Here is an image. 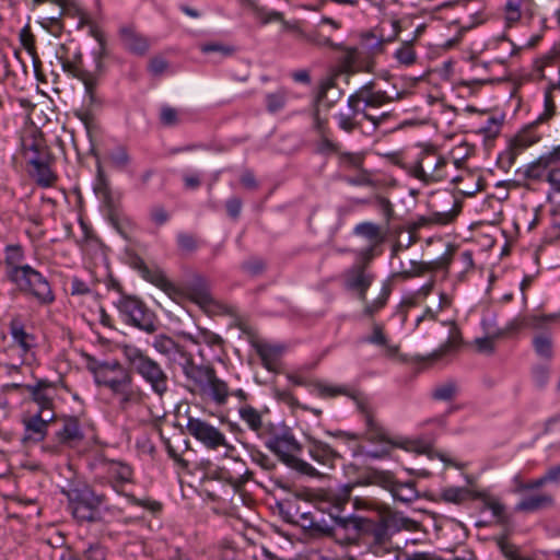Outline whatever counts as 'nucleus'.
<instances>
[{
  "label": "nucleus",
  "instance_id": "6",
  "mask_svg": "<svg viewBox=\"0 0 560 560\" xmlns=\"http://www.w3.org/2000/svg\"><path fill=\"white\" fill-rule=\"evenodd\" d=\"M92 466L100 482L110 485L117 493L121 494L122 487L132 481L133 469L121 460L108 459L103 455H97Z\"/></svg>",
  "mask_w": 560,
  "mask_h": 560
},
{
  "label": "nucleus",
  "instance_id": "21",
  "mask_svg": "<svg viewBox=\"0 0 560 560\" xmlns=\"http://www.w3.org/2000/svg\"><path fill=\"white\" fill-rule=\"evenodd\" d=\"M89 424H83L78 417H63L61 427L55 433V440L59 445L75 447L85 439Z\"/></svg>",
  "mask_w": 560,
  "mask_h": 560
},
{
  "label": "nucleus",
  "instance_id": "48",
  "mask_svg": "<svg viewBox=\"0 0 560 560\" xmlns=\"http://www.w3.org/2000/svg\"><path fill=\"white\" fill-rule=\"evenodd\" d=\"M395 59L401 66L409 67L416 63L417 52L411 40L404 42L394 54Z\"/></svg>",
  "mask_w": 560,
  "mask_h": 560
},
{
  "label": "nucleus",
  "instance_id": "15",
  "mask_svg": "<svg viewBox=\"0 0 560 560\" xmlns=\"http://www.w3.org/2000/svg\"><path fill=\"white\" fill-rule=\"evenodd\" d=\"M390 102H393V97L385 91H376L372 83H368L349 95L347 105H351L357 113L365 115L368 108H378Z\"/></svg>",
  "mask_w": 560,
  "mask_h": 560
},
{
  "label": "nucleus",
  "instance_id": "52",
  "mask_svg": "<svg viewBox=\"0 0 560 560\" xmlns=\"http://www.w3.org/2000/svg\"><path fill=\"white\" fill-rule=\"evenodd\" d=\"M313 126H314L315 130L318 132V135L320 136L323 144L331 151H337L338 145L328 139V135L330 133V130L328 128L327 120L319 116V113L317 109L314 113Z\"/></svg>",
  "mask_w": 560,
  "mask_h": 560
},
{
  "label": "nucleus",
  "instance_id": "58",
  "mask_svg": "<svg viewBox=\"0 0 560 560\" xmlns=\"http://www.w3.org/2000/svg\"><path fill=\"white\" fill-rule=\"evenodd\" d=\"M83 559L107 560V549L100 542H93L83 551Z\"/></svg>",
  "mask_w": 560,
  "mask_h": 560
},
{
  "label": "nucleus",
  "instance_id": "39",
  "mask_svg": "<svg viewBox=\"0 0 560 560\" xmlns=\"http://www.w3.org/2000/svg\"><path fill=\"white\" fill-rule=\"evenodd\" d=\"M353 233L370 241L374 246L385 240L382 229L373 222H362L354 226Z\"/></svg>",
  "mask_w": 560,
  "mask_h": 560
},
{
  "label": "nucleus",
  "instance_id": "23",
  "mask_svg": "<svg viewBox=\"0 0 560 560\" xmlns=\"http://www.w3.org/2000/svg\"><path fill=\"white\" fill-rule=\"evenodd\" d=\"M513 492L516 494H524L536 489H539L548 483H560V464L552 466L539 478L525 481L520 475L514 476Z\"/></svg>",
  "mask_w": 560,
  "mask_h": 560
},
{
  "label": "nucleus",
  "instance_id": "8",
  "mask_svg": "<svg viewBox=\"0 0 560 560\" xmlns=\"http://www.w3.org/2000/svg\"><path fill=\"white\" fill-rule=\"evenodd\" d=\"M371 521L364 517H335L330 536L342 546L360 545L366 536Z\"/></svg>",
  "mask_w": 560,
  "mask_h": 560
},
{
  "label": "nucleus",
  "instance_id": "64",
  "mask_svg": "<svg viewBox=\"0 0 560 560\" xmlns=\"http://www.w3.org/2000/svg\"><path fill=\"white\" fill-rule=\"evenodd\" d=\"M60 7V15L77 18L78 14H81L82 9L74 2L69 0H62L61 3H56Z\"/></svg>",
  "mask_w": 560,
  "mask_h": 560
},
{
  "label": "nucleus",
  "instance_id": "63",
  "mask_svg": "<svg viewBox=\"0 0 560 560\" xmlns=\"http://www.w3.org/2000/svg\"><path fill=\"white\" fill-rule=\"evenodd\" d=\"M551 194H560V167H552L547 173V180Z\"/></svg>",
  "mask_w": 560,
  "mask_h": 560
},
{
  "label": "nucleus",
  "instance_id": "41",
  "mask_svg": "<svg viewBox=\"0 0 560 560\" xmlns=\"http://www.w3.org/2000/svg\"><path fill=\"white\" fill-rule=\"evenodd\" d=\"M441 497L445 502L460 504L475 499L477 495L465 487H447L442 490Z\"/></svg>",
  "mask_w": 560,
  "mask_h": 560
},
{
  "label": "nucleus",
  "instance_id": "49",
  "mask_svg": "<svg viewBox=\"0 0 560 560\" xmlns=\"http://www.w3.org/2000/svg\"><path fill=\"white\" fill-rule=\"evenodd\" d=\"M558 90V88H553V83L550 84L546 92L544 97V110L542 113L536 118L539 122L547 124L552 117L556 115V102L553 98V91Z\"/></svg>",
  "mask_w": 560,
  "mask_h": 560
},
{
  "label": "nucleus",
  "instance_id": "60",
  "mask_svg": "<svg viewBox=\"0 0 560 560\" xmlns=\"http://www.w3.org/2000/svg\"><path fill=\"white\" fill-rule=\"evenodd\" d=\"M200 343H205L209 347H222L223 339L215 332H212L206 328H199Z\"/></svg>",
  "mask_w": 560,
  "mask_h": 560
},
{
  "label": "nucleus",
  "instance_id": "22",
  "mask_svg": "<svg viewBox=\"0 0 560 560\" xmlns=\"http://www.w3.org/2000/svg\"><path fill=\"white\" fill-rule=\"evenodd\" d=\"M443 201L446 206H451L447 211H431L428 215H422L415 222L416 228H424L429 225H445L454 221L460 211L459 202L451 195L445 194Z\"/></svg>",
  "mask_w": 560,
  "mask_h": 560
},
{
  "label": "nucleus",
  "instance_id": "13",
  "mask_svg": "<svg viewBox=\"0 0 560 560\" xmlns=\"http://www.w3.org/2000/svg\"><path fill=\"white\" fill-rule=\"evenodd\" d=\"M116 306L127 323L145 332L155 330L152 314L139 299L122 294L116 302Z\"/></svg>",
  "mask_w": 560,
  "mask_h": 560
},
{
  "label": "nucleus",
  "instance_id": "14",
  "mask_svg": "<svg viewBox=\"0 0 560 560\" xmlns=\"http://www.w3.org/2000/svg\"><path fill=\"white\" fill-rule=\"evenodd\" d=\"M186 429L191 436L208 450H218L219 447H225L228 451L234 450L228 442L225 435L218 428L205 420L188 417Z\"/></svg>",
  "mask_w": 560,
  "mask_h": 560
},
{
  "label": "nucleus",
  "instance_id": "43",
  "mask_svg": "<svg viewBox=\"0 0 560 560\" xmlns=\"http://www.w3.org/2000/svg\"><path fill=\"white\" fill-rule=\"evenodd\" d=\"M348 108L349 113L340 112L336 115V119L338 127L342 131L351 133L361 128V120L358 119V117L361 116V113H357L351 105H348Z\"/></svg>",
  "mask_w": 560,
  "mask_h": 560
},
{
  "label": "nucleus",
  "instance_id": "4",
  "mask_svg": "<svg viewBox=\"0 0 560 560\" xmlns=\"http://www.w3.org/2000/svg\"><path fill=\"white\" fill-rule=\"evenodd\" d=\"M266 447L271 451L288 467L307 477H318L319 472L306 460L294 454L301 451V445L289 429H284L268 438Z\"/></svg>",
  "mask_w": 560,
  "mask_h": 560
},
{
  "label": "nucleus",
  "instance_id": "38",
  "mask_svg": "<svg viewBox=\"0 0 560 560\" xmlns=\"http://www.w3.org/2000/svg\"><path fill=\"white\" fill-rule=\"evenodd\" d=\"M551 164L553 163L552 161H549V155L546 153L527 165L524 173L525 177L532 180H547L548 168Z\"/></svg>",
  "mask_w": 560,
  "mask_h": 560
},
{
  "label": "nucleus",
  "instance_id": "19",
  "mask_svg": "<svg viewBox=\"0 0 560 560\" xmlns=\"http://www.w3.org/2000/svg\"><path fill=\"white\" fill-rule=\"evenodd\" d=\"M368 551L376 557L396 552L388 528L383 524L371 523L370 529L363 540Z\"/></svg>",
  "mask_w": 560,
  "mask_h": 560
},
{
  "label": "nucleus",
  "instance_id": "5",
  "mask_svg": "<svg viewBox=\"0 0 560 560\" xmlns=\"http://www.w3.org/2000/svg\"><path fill=\"white\" fill-rule=\"evenodd\" d=\"M450 161L435 149L422 150L417 160L408 166V173L425 183H436L448 177Z\"/></svg>",
  "mask_w": 560,
  "mask_h": 560
},
{
  "label": "nucleus",
  "instance_id": "3",
  "mask_svg": "<svg viewBox=\"0 0 560 560\" xmlns=\"http://www.w3.org/2000/svg\"><path fill=\"white\" fill-rule=\"evenodd\" d=\"M120 350L130 368L151 386L156 395L161 397L167 392L168 377L159 362L132 345H122Z\"/></svg>",
  "mask_w": 560,
  "mask_h": 560
},
{
  "label": "nucleus",
  "instance_id": "34",
  "mask_svg": "<svg viewBox=\"0 0 560 560\" xmlns=\"http://www.w3.org/2000/svg\"><path fill=\"white\" fill-rule=\"evenodd\" d=\"M4 266L5 275L9 280H12L28 266L25 264V257L21 246L9 245L5 247Z\"/></svg>",
  "mask_w": 560,
  "mask_h": 560
},
{
  "label": "nucleus",
  "instance_id": "2",
  "mask_svg": "<svg viewBox=\"0 0 560 560\" xmlns=\"http://www.w3.org/2000/svg\"><path fill=\"white\" fill-rule=\"evenodd\" d=\"M374 279V273L368 271L364 265H353L343 273L345 289L355 293L358 299L364 305L361 313L362 318L372 319L385 307L392 292L390 287L385 283L383 284L377 298L369 302L366 293Z\"/></svg>",
  "mask_w": 560,
  "mask_h": 560
},
{
  "label": "nucleus",
  "instance_id": "35",
  "mask_svg": "<svg viewBox=\"0 0 560 560\" xmlns=\"http://www.w3.org/2000/svg\"><path fill=\"white\" fill-rule=\"evenodd\" d=\"M451 182L464 196L471 197L481 189L480 177L469 171H462L460 174L453 176Z\"/></svg>",
  "mask_w": 560,
  "mask_h": 560
},
{
  "label": "nucleus",
  "instance_id": "44",
  "mask_svg": "<svg viewBox=\"0 0 560 560\" xmlns=\"http://www.w3.org/2000/svg\"><path fill=\"white\" fill-rule=\"evenodd\" d=\"M392 495L395 500L401 501L404 503L413 502L419 497L416 489V483L413 481L400 482L398 480L393 488Z\"/></svg>",
  "mask_w": 560,
  "mask_h": 560
},
{
  "label": "nucleus",
  "instance_id": "55",
  "mask_svg": "<svg viewBox=\"0 0 560 560\" xmlns=\"http://www.w3.org/2000/svg\"><path fill=\"white\" fill-rule=\"evenodd\" d=\"M199 49L205 55L219 54L222 57H229L235 52V48L233 46L225 45L220 42H209V43L201 44L199 46Z\"/></svg>",
  "mask_w": 560,
  "mask_h": 560
},
{
  "label": "nucleus",
  "instance_id": "59",
  "mask_svg": "<svg viewBox=\"0 0 560 560\" xmlns=\"http://www.w3.org/2000/svg\"><path fill=\"white\" fill-rule=\"evenodd\" d=\"M75 116L84 125L89 135L97 130V120L94 113L90 109H80L75 112Z\"/></svg>",
  "mask_w": 560,
  "mask_h": 560
},
{
  "label": "nucleus",
  "instance_id": "32",
  "mask_svg": "<svg viewBox=\"0 0 560 560\" xmlns=\"http://www.w3.org/2000/svg\"><path fill=\"white\" fill-rule=\"evenodd\" d=\"M358 408L361 412L362 419L366 427V431H365L366 439L371 442H389V443H392L389 440H387L385 430L382 428V425L375 419L373 410L366 404H363V402H359Z\"/></svg>",
  "mask_w": 560,
  "mask_h": 560
},
{
  "label": "nucleus",
  "instance_id": "1",
  "mask_svg": "<svg viewBox=\"0 0 560 560\" xmlns=\"http://www.w3.org/2000/svg\"><path fill=\"white\" fill-rule=\"evenodd\" d=\"M153 348L166 357L171 363L182 368L184 375L189 382L191 393L202 398L211 399L218 405L226 401L229 397L228 385L217 377L213 368L195 364L194 355L165 335H159L154 338Z\"/></svg>",
  "mask_w": 560,
  "mask_h": 560
},
{
  "label": "nucleus",
  "instance_id": "29",
  "mask_svg": "<svg viewBox=\"0 0 560 560\" xmlns=\"http://www.w3.org/2000/svg\"><path fill=\"white\" fill-rule=\"evenodd\" d=\"M30 164L32 165L31 176L38 186L47 188L56 184L58 177L51 171L47 156L38 154L30 160Z\"/></svg>",
  "mask_w": 560,
  "mask_h": 560
},
{
  "label": "nucleus",
  "instance_id": "62",
  "mask_svg": "<svg viewBox=\"0 0 560 560\" xmlns=\"http://www.w3.org/2000/svg\"><path fill=\"white\" fill-rule=\"evenodd\" d=\"M485 506L490 510L495 518L502 521L505 516V506L499 500L493 498H487L485 500Z\"/></svg>",
  "mask_w": 560,
  "mask_h": 560
},
{
  "label": "nucleus",
  "instance_id": "12",
  "mask_svg": "<svg viewBox=\"0 0 560 560\" xmlns=\"http://www.w3.org/2000/svg\"><path fill=\"white\" fill-rule=\"evenodd\" d=\"M364 152H338V165L347 173L345 180L352 186H373V173L364 167Z\"/></svg>",
  "mask_w": 560,
  "mask_h": 560
},
{
  "label": "nucleus",
  "instance_id": "40",
  "mask_svg": "<svg viewBox=\"0 0 560 560\" xmlns=\"http://www.w3.org/2000/svg\"><path fill=\"white\" fill-rule=\"evenodd\" d=\"M560 323V311L551 314L534 313L528 315L524 325L530 329H545L550 325Z\"/></svg>",
  "mask_w": 560,
  "mask_h": 560
},
{
  "label": "nucleus",
  "instance_id": "42",
  "mask_svg": "<svg viewBox=\"0 0 560 560\" xmlns=\"http://www.w3.org/2000/svg\"><path fill=\"white\" fill-rule=\"evenodd\" d=\"M238 413L247 427L261 436L264 424L260 412L254 407L246 405L240 408Z\"/></svg>",
  "mask_w": 560,
  "mask_h": 560
},
{
  "label": "nucleus",
  "instance_id": "46",
  "mask_svg": "<svg viewBox=\"0 0 560 560\" xmlns=\"http://www.w3.org/2000/svg\"><path fill=\"white\" fill-rule=\"evenodd\" d=\"M256 351L260 357L264 366L272 371L276 368L277 360L280 355V349L269 343H257Z\"/></svg>",
  "mask_w": 560,
  "mask_h": 560
},
{
  "label": "nucleus",
  "instance_id": "27",
  "mask_svg": "<svg viewBox=\"0 0 560 560\" xmlns=\"http://www.w3.org/2000/svg\"><path fill=\"white\" fill-rule=\"evenodd\" d=\"M185 293L189 300L208 311L215 304L211 295L209 284L202 277H196L185 287Z\"/></svg>",
  "mask_w": 560,
  "mask_h": 560
},
{
  "label": "nucleus",
  "instance_id": "20",
  "mask_svg": "<svg viewBox=\"0 0 560 560\" xmlns=\"http://www.w3.org/2000/svg\"><path fill=\"white\" fill-rule=\"evenodd\" d=\"M25 389L30 393L32 400L37 405L35 413L56 418L54 399L56 396V386L48 381H38L36 384L25 385Z\"/></svg>",
  "mask_w": 560,
  "mask_h": 560
},
{
  "label": "nucleus",
  "instance_id": "11",
  "mask_svg": "<svg viewBox=\"0 0 560 560\" xmlns=\"http://www.w3.org/2000/svg\"><path fill=\"white\" fill-rule=\"evenodd\" d=\"M88 370L93 374L94 382L98 387L107 388L110 394L130 375L117 360L96 361L91 360L88 363Z\"/></svg>",
  "mask_w": 560,
  "mask_h": 560
},
{
  "label": "nucleus",
  "instance_id": "50",
  "mask_svg": "<svg viewBox=\"0 0 560 560\" xmlns=\"http://www.w3.org/2000/svg\"><path fill=\"white\" fill-rule=\"evenodd\" d=\"M315 388L322 398H334L339 395L353 397V390L345 385L317 383Z\"/></svg>",
  "mask_w": 560,
  "mask_h": 560
},
{
  "label": "nucleus",
  "instance_id": "61",
  "mask_svg": "<svg viewBox=\"0 0 560 560\" xmlns=\"http://www.w3.org/2000/svg\"><path fill=\"white\" fill-rule=\"evenodd\" d=\"M499 547L502 553L509 558L510 560H524L525 558L521 557L518 548L508 541L506 539L499 540Z\"/></svg>",
  "mask_w": 560,
  "mask_h": 560
},
{
  "label": "nucleus",
  "instance_id": "10",
  "mask_svg": "<svg viewBox=\"0 0 560 560\" xmlns=\"http://www.w3.org/2000/svg\"><path fill=\"white\" fill-rule=\"evenodd\" d=\"M10 281L13 282L21 291L31 294L42 304H50L55 300L49 282L40 272L31 266H27L21 273Z\"/></svg>",
  "mask_w": 560,
  "mask_h": 560
},
{
  "label": "nucleus",
  "instance_id": "9",
  "mask_svg": "<svg viewBox=\"0 0 560 560\" xmlns=\"http://www.w3.org/2000/svg\"><path fill=\"white\" fill-rule=\"evenodd\" d=\"M541 125L535 119L522 128L509 142L508 148L500 153L499 163L505 167H511L523 151L538 143L542 139V132L539 130Z\"/></svg>",
  "mask_w": 560,
  "mask_h": 560
},
{
  "label": "nucleus",
  "instance_id": "17",
  "mask_svg": "<svg viewBox=\"0 0 560 560\" xmlns=\"http://www.w3.org/2000/svg\"><path fill=\"white\" fill-rule=\"evenodd\" d=\"M54 420L55 418H51L50 413L45 416L31 411L25 412L21 420L24 429L21 438L22 444L28 446L43 442L48 433L49 423Z\"/></svg>",
  "mask_w": 560,
  "mask_h": 560
},
{
  "label": "nucleus",
  "instance_id": "33",
  "mask_svg": "<svg viewBox=\"0 0 560 560\" xmlns=\"http://www.w3.org/2000/svg\"><path fill=\"white\" fill-rule=\"evenodd\" d=\"M555 499L551 494L545 492H536L524 495L515 505V511L524 513H534L544 509L551 508Z\"/></svg>",
  "mask_w": 560,
  "mask_h": 560
},
{
  "label": "nucleus",
  "instance_id": "26",
  "mask_svg": "<svg viewBox=\"0 0 560 560\" xmlns=\"http://www.w3.org/2000/svg\"><path fill=\"white\" fill-rule=\"evenodd\" d=\"M450 265V259L442 257L440 259H435L432 261H410V268L400 270L393 275V278L407 281L413 278L423 277L427 273L435 272L440 269L447 268Z\"/></svg>",
  "mask_w": 560,
  "mask_h": 560
},
{
  "label": "nucleus",
  "instance_id": "37",
  "mask_svg": "<svg viewBox=\"0 0 560 560\" xmlns=\"http://www.w3.org/2000/svg\"><path fill=\"white\" fill-rule=\"evenodd\" d=\"M364 342L382 346L383 347V353L386 357L393 358L398 352V347L388 345L387 338L384 335L383 326L380 324L374 323L373 324V330L372 334L363 339Z\"/></svg>",
  "mask_w": 560,
  "mask_h": 560
},
{
  "label": "nucleus",
  "instance_id": "54",
  "mask_svg": "<svg viewBox=\"0 0 560 560\" xmlns=\"http://www.w3.org/2000/svg\"><path fill=\"white\" fill-rule=\"evenodd\" d=\"M287 103V92L284 90H278L273 93L266 95V106L269 113H278L283 109Z\"/></svg>",
  "mask_w": 560,
  "mask_h": 560
},
{
  "label": "nucleus",
  "instance_id": "45",
  "mask_svg": "<svg viewBox=\"0 0 560 560\" xmlns=\"http://www.w3.org/2000/svg\"><path fill=\"white\" fill-rule=\"evenodd\" d=\"M365 482L368 485L380 486L392 493L397 480L395 479V476L390 471L372 470L368 474Z\"/></svg>",
  "mask_w": 560,
  "mask_h": 560
},
{
  "label": "nucleus",
  "instance_id": "36",
  "mask_svg": "<svg viewBox=\"0 0 560 560\" xmlns=\"http://www.w3.org/2000/svg\"><path fill=\"white\" fill-rule=\"evenodd\" d=\"M139 271L143 279L153 283L166 293L171 294L173 291H175L174 285L166 279L162 271L158 269H150L143 262L139 265Z\"/></svg>",
  "mask_w": 560,
  "mask_h": 560
},
{
  "label": "nucleus",
  "instance_id": "25",
  "mask_svg": "<svg viewBox=\"0 0 560 560\" xmlns=\"http://www.w3.org/2000/svg\"><path fill=\"white\" fill-rule=\"evenodd\" d=\"M307 453L316 463L332 468L337 459L341 458L339 452L328 443L308 435L306 438Z\"/></svg>",
  "mask_w": 560,
  "mask_h": 560
},
{
  "label": "nucleus",
  "instance_id": "7",
  "mask_svg": "<svg viewBox=\"0 0 560 560\" xmlns=\"http://www.w3.org/2000/svg\"><path fill=\"white\" fill-rule=\"evenodd\" d=\"M68 498L69 509L77 521L93 523L100 520L98 509L106 502L105 494L85 488L72 491Z\"/></svg>",
  "mask_w": 560,
  "mask_h": 560
},
{
  "label": "nucleus",
  "instance_id": "28",
  "mask_svg": "<svg viewBox=\"0 0 560 560\" xmlns=\"http://www.w3.org/2000/svg\"><path fill=\"white\" fill-rule=\"evenodd\" d=\"M252 476V472L246 468L243 460L233 459L231 467L223 466L219 468L218 477L238 489L245 485Z\"/></svg>",
  "mask_w": 560,
  "mask_h": 560
},
{
  "label": "nucleus",
  "instance_id": "30",
  "mask_svg": "<svg viewBox=\"0 0 560 560\" xmlns=\"http://www.w3.org/2000/svg\"><path fill=\"white\" fill-rule=\"evenodd\" d=\"M534 0H506L504 20L508 26H514L523 16L534 14Z\"/></svg>",
  "mask_w": 560,
  "mask_h": 560
},
{
  "label": "nucleus",
  "instance_id": "51",
  "mask_svg": "<svg viewBox=\"0 0 560 560\" xmlns=\"http://www.w3.org/2000/svg\"><path fill=\"white\" fill-rule=\"evenodd\" d=\"M108 162L110 166L116 171H126L130 164V156L125 147H117L108 153Z\"/></svg>",
  "mask_w": 560,
  "mask_h": 560
},
{
  "label": "nucleus",
  "instance_id": "16",
  "mask_svg": "<svg viewBox=\"0 0 560 560\" xmlns=\"http://www.w3.org/2000/svg\"><path fill=\"white\" fill-rule=\"evenodd\" d=\"M58 60L60 61L61 68L65 72L82 81L85 92L89 95L91 103H93L95 101L94 90L97 85V79L93 73L83 68L81 51L77 50L72 56L58 55Z\"/></svg>",
  "mask_w": 560,
  "mask_h": 560
},
{
  "label": "nucleus",
  "instance_id": "47",
  "mask_svg": "<svg viewBox=\"0 0 560 560\" xmlns=\"http://www.w3.org/2000/svg\"><path fill=\"white\" fill-rule=\"evenodd\" d=\"M533 347L537 355L542 359H551L553 354L552 338L549 334H537L533 338Z\"/></svg>",
  "mask_w": 560,
  "mask_h": 560
},
{
  "label": "nucleus",
  "instance_id": "53",
  "mask_svg": "<svg viewBox=\"0 0 560 560\" xmlns=\"http://www.w3.org/2000/svg\"><path fill=\"white\" fill-rule=\"evenodd\" d=\"M457 392H458V388H457L456 383L453 381H447L445 383H442V384L435 386V388L432 392V397L435 400L451 401L456 397Z\"/></svg>",
  "mask_w": 560,
  "mask_h": 560
},
{
  "label": "nucleus",
  "instance_id": "18",
  "mask_svg": "<svg viewBox=\"0 0 560 560\" xmlns=\"http://www.w3.org/2000/svg\"><path fill=\"white\" fill-rule=\"evenodd\" d=\"M117 400L118 407L122 411H127L132 407L142 406L148 399V394L141 386L135 383L133 376L130 375L112 393Z\"/></svg>",
  "mask_w": 560,
  "mask_h": 560
},
{
  "label": "nucleus",
  "instance_id": "24",
  "mask_svg": "<svg viewBox=\"0 0 560 560\" xmlns=\"http://www.w3.org/2000/svg\"><path fill=\"white\" fill-rule=\"evenodd\" d=\"M9 328L12 345L19 348L23 361L27 360V357L33 353V349L36 347V337L26 330L20 318H12Z\"/></svg>",
  "mask_w": 560,
  "mask_h": 560
},
{
  "label": "nucleus",
  "instance_id": "31",
  "mask_svg": "<svg viewBox=\"0 0 560 560\" xmlns=\"http://www.w3.org/2000/svg\"><path fill=\"white\" fill-rule=\"evenodd\" d=\"M119 36L124 47L135 55L142 56L149 50L150 43L148 38L138 33L132 26L121 27Z\"/></svg>",
  "mask_w": 560,
  "mask_h": 560
},
{
  "label": "nucleus",
  "instance_id": "57",
  "mask_svg": "<svg viewBox=\"0 0 560 560\" xmlns=\"http://www.w3.org/2000/svg\"><path fill=\"white\" fill-rule=\"evenodd\" d=\"M160 121L165 127H173L179 124L178 110L168 105H164L160 112Z\"/></svg>",
  "mask_w": 560,
  "mask_h": 560
},
{
  "label": "nucleus",
  "instance_id": "56",
  "mask_svg": "<svg viewBox=\"0 0 560 560\" xmlns=\"http://www.w3.org/2000/svg\"><path fill=\"white\" fill-rule=\"evenodd\" d=\"M20 42L23 48L33 57L34 63L37 59L35 36L31 32L28 25L24 26L20 32Z\"/></svg>",
  "mask_w": 560,
  "mask_h": 560
}]
</instances>
